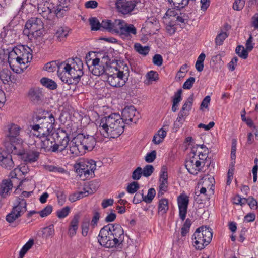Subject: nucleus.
<instances>
[{
    "label": "nucleus",
    "instance_id": "1",
    "mask_svg": "<svg viewBox=\"0 0 258 258\" xmlns=\"http://www.w3.org/2000/svg\"><path fill=\"white\" fill-rule=\"evenodd\" d=\"M125 123L119 114H111L101 118L98 129L104 137L115 138L123 132Z\"/></svg>",
    "mask_w": 258,
    "mask_h": 258
},
{
    "label": "nucleus",
    "instance_id": "2",
    "mask_svg": "<svg viewBox=\"0 0 258 258\" xmlns=\"http://www.w3.org/2000/svg\"><path fill=\"white\" fill-rule=\"evenodd\" d=\"M30 48L24 45H19L9 52L8 62L11 69L15 72H19V68L29 62L32 59Z\"/></svg>",
    "mask_w": 258,
    "mask_h": 258
},
{
    "label": "nucleus",
    "instance_id": "3",
    "mask_svg": "<svg viewBox=\"0 0 258 258\" xmlns=\"http://www.w3.org/2000/svg\"><path fill=\"white\" fill-rule=\"evenodd\" d=\"M33 122L35 124L31 125V128L37 132L34 135L39 136L50 134L54 128L55 120L52 113L44 111L42 115H36Z\"/></svg>",
    "mask_w": 258,
    "mask_h": 258
},
{
    "label": "nucleus",
    "instance_id": "4",
    "mask_svg": "<svg viewBox=\"0 0 258 258\" xmlns=\"http://www.w3.org/2000/svg\"><path fill=\"white\" fill-rule=\"evenodd\" d=\"M110 59L107 55L100 58H95L87 61L89 70L95 76L109 74L112 73V67L110 66Z\"/></svg>",
    "mask_w": 258,
    "mask_h": 258
},
{
    "label": "nucleus",
    "instance_id": "5",
    "mask_svg": "<svg viewBox=\"0 0 258 258\" xmlns=\"http://www.w3.org/2000/svg\"><path fill=\"white\" fill-rule=\"evenodd\" d=\"M7 135L9 141L6 143V147L8 152L18 153L17 149L21 148L23 140L20 135V127L15 124H11L8 126Z\"/></svg>",
    "mask_w": 258,
    "mask_h": 258
},
{
    "label": "nucleus",
    "instance_id": "6",
    "mask_svg": "<svg viewBox=\"0 0 258 258\" xmlns=\"http://www.w3.org/2000/svg\"><path fill=\"white\" fill-rule=\"evenodd\" d=\"M44 31V24L40 18L32 17L25 24L24 34L30 40L40 37Z\"/></svg>",
    "mask_w": 258,
    "mask_h": 258
},
{
    "label": "nucleus",
    "instance_id": "7",
    "mask_svg": "<svg viewBox=\"0 0 258 258\" xmlns=\"http://www.w3.org/2000/svg\"><path fill=\"white\" fill-rule=\"evenodd\" d=\"M213 233L209 227L202 226L197 228L195 232L194 246L197 249L201 250L208 245L212 240Z\"/></svg>",
    "mask_w": 258,
    "mask_h": 258
},
{
    "label": "nucleus",
    "instance_id": "8",
    "mask_svg": "<svg viewBox=\"0 0 258 258\" xmlns=\"http://www.w3.org/2000/svg\"><path fill=\"white\" fill-rule=\"evenodd\" d=\"M26 211V200L21 198H17L12 211L6 217V220L9 223H13L17 219L23 215Z\"/></svg>",
    "mask_w": 258,
    "mask_h": 258
},
{
    "label": "nucleus",
    "instance_id": "9",
    "mask_svg": "<svg viewBox=\"0 0 258 258\" xmlns=\"http://www.w3.org/2000/svg\"><path fill=\"white\" fill-rule=\"evenodd\" d=\"M96 164L92 160H87L80 162L76 167V171L82 177L83 180L91 177L94 175Z\"/></svg>",
    "mask_w": 258,
    "mask_h": 258
},
{
    "label": "nucleus",
    "instance_id": "10",
    "mask_svg": "<svg viewBox=\"0 0 258 258\" xmlns=\"http://www.w3.org/2000/svg\"><path fill=\"white\" fill-rule=\"evenodd\" d=\"M75 144H79L82 149L85 150H92L96 143L95 138L93 136L79 134L74 137Z\"/></svg>",
    "mask_w": 258,
    "mask_h": 258
},
{
    "label": "nucleus",
    "instance_id": "11",
    "mask_svg": "<svg viewBox=\"0 0 258 258\" xmlns=\"http://www.w3.org/2000/svg\"><path fill=\"white\" fill-rule=\"evenodd\" d=\"M109 229L107 225L104 226L101 229L98 237L99 244L106 248L113 247L116 245Z\"/></svg>",
    "mask_w": 258,
    "mask_h": 258
},
{
    "label": "nucleus",
    "instance_id": "12",
    "mask_svg": "<svg viewBox=\"0 0 258 258\" xmlns=\"http://www.w3.org/2000/svg\"><path fill=\"white\" fill-rule=\"evenodd\" d=\"M140 0H116L115 5L117 11L122 14H130L136 9Z\"/></svg>",
    "mask_w": 258,
    "mask_h": 258
},
{
    "label": "nucleus",
    "instance_id": "13",
    "mask_svg": "<svg viewBox=\"0 0 258 258\" xmlns=\"http://www.w3.org/2000/svg\"><path fill=\"white\" fill-rule=\"evenodd\" d=\"M64 70V75L66 78L63 79L61 78V80L63 82L68 84H78L81 80V78L83 76L84 73H81L80 75H78L79 74L77 71L75 70H72L71 65L69 64H66L63 67Z\"/></svg>",
    "mask_w": 258,
    "mask_h": 258
},
{
    "label": "nucleus",
    "instance_id": "14",
    "mask_svg": "<svg viewBox=\"0 0 258 258\" xmlns=\"http://www.w3.org/2000/svg\"><path fill=\"white\" fill-rule=\"evenodd\" d=\"M107 226L116 245L121 244L124 240V234L122 227L117 224H109Z\"/></svg>",
    "mask_w": 258,
    "mask_h": 258
},
{
    "label": "nucleus",
    "instance_id": "15",
    "mask_svg": "<svg viewBox=\"0 0 258 258\" xmlns=\"http://www.w3.org/2000/svg\"><path fill=\"white\" fill-rule=\"evenodd\" d=\"M115 70L117 72L116 74L109 73V74H106L107 76V82L109 84L113 87H120L123 86L125 83V78L123 72L117 71L116 69Z\"/></svg>",
    "mask_w": 258,
    "mask_h": 258
},
{
    "label": "nucleus",
    "instance_id": "16",
    "mask_svg": "<svg viewBox=\"0 0 258 258\" xmlns=\"http://www.w3.org/2000/svg\"><path fill=\"white\" fill-rule=\"evenodd\" d=\"M57 143H54L53 150L62 152L68 145L70 139L68 134L63 130H59L57 133Z\"/></svg>",
    "mask_w": 258,
    "mask_h": 258
},
{
    "label": "nucleus",
    "instance_id": "17",
    "mask_svg": "<svg viewBox=\"0 0 258 258\" xmlns=\"http://www.w3.org/2000/svg\"><path fill=\"white\" fill-rule=\"evenodd\" d=\"M123 22V20L119 19H116L113 21L105 19L102 21V27L109 32L118 34Z\"/></svg>",
    "mask_w": 258,
    "mask_h": 258
},
{
    "label": "nucleus",
    "instance_id": "18",
    "mask_svg": "<svg viewBox=\"0 0 258 258\" xmlns=\"http://www.w3.org/2000/svg\"><path fill=\"white\" fill-rule=\"evenodd\" d=\"M121 114V118L126 124L130 122L136 123L138 120V117L136 116V109L133 106L125 107Z\"/></svg>",
    "mask_w": 258,
    "mask_h": 258
},
{
    "label": "nucleus",
    "instance_id": "19",
    "mask_svg": "<svg viewBox=\"0 0 258 258\" xmlns=\"http://www.w3.org/2000/svg\"><path fill=\"white\" fill-rule=\"evenodd\" d=\"M53 8V4L47 0H41L38 4V11L45 19L50 18Z\"/></svg>",
    "mask_w": 258,
    "mask_h": 258
},
{
    "label": "nucleus",
    "instance_id": "20",
    "mask_svg": "<svg viewBox=\"0 0 258 258\" xmlns=\"http://www.w3.org/2000/svg\"><path fill=\"white\" fill-rule=\"evenodd\" d=\"M39 138L41 141V148L43 149L45 152H56L53 150L55 146L54 143H55V139L52 135L48 134V135H42L36 136Z\"/></svg>",
    "mask_w": 258,
    "mask_h": 258
},
{
    "label": "nucleus",
    "instance_id": "21",
    "mask_svg": "<svg viewBox=\"0 0 258 258\" xmlns=\"http://www.w3.org/2000/svg\"><path fill=\"white\" fill-rule=\"evenodd\" d=\"M20 148L17 149L19 153H13L14 154L21 155L22 158L28 163H32L38 160L40 153L35 150H28L22 151Z\"/></svg>",
    "mask_w": 258,
    "mask_h": 258
},
{
    "label": "nucleus",
    "instance_id": "22",
    "mask_svg": "<svg viewBox=\"0 0 258 258\" xmlns=\"http://www.w3.org/2000/svg\"><path fill=\"white\" fill-rule=\"evenodd\" d=\"M43 94L41 89L39 87L31 88L28 92L29 100L34 104H40L43 99Z\"/></svg>",
    "mask_w": 258,
    "mask_h": 258
},
{
    "label": "nucleus",
    "instance_id": "23",
    "mask_svg": "<svg viewBox=\"0 0 258 258\" xmlns=\"http://www.w3.org/2000/svg\"><path fill=\"white\" fill-rule=\"evenodd\" d=\"M177 202L180 218L182 221H184L187 214L189 197L185 194H181L177 198Z\"/></svg>",
    "mask_w": 258,
    "mask_h": 258
},
{
    "label": "nucleus",
    "instance_id": "24",
    "mask_svg": "<svg viewBox=\"0 0 258 258\" xmlns=\"http://www.w3.org/2000/svg\"><path fill=\"white\" fill-rule=\"evenodd\" d=\"M0 166L5 169L11 170L14 167V162L12 155L0 147Z\"/></svg>",
    "mask_w": 258,
    "mask_h": 258
},
{
    "label": "nucleus",
    "instance_id": "25",
    "mask_svg": "<svg viewBox=\"0 0 258 258\" xmlns=\"http://www.w3.org/2000/svg\"><path fill=\"white\" fill-rule=\"evenodd\" d=\"M137 34V29L133 24H128L124 21L118 34L124 39L131 40L132 35Z\"/></svg>",
    "mask_w": 258,
    "mask_h": 258
},
{
    "label": "nucleus",
    "instance_id": "26",
    "mask_svg": "<svg viewBox=\"0 0 258 258\" xmlns=\"http://www.w3.org/2000/svg\"><path fill=\"white\" fill-rule=\"evenodd\" d=\"M18 171L17 169H14L10 173V179H6L9 184H11L12 187H16L17 188H19L21 186L23 183L24 182V180H20V179L17 177L18 175Z\"/></svg>",
    "mask_w": 258,
    "mask_h": 258
},
{
    "label": "nucleus",
    "instance_id": "27",
    "mask_svg": "<svg viewBox=\"0 0 258 258\" xmlns=\"http://www.w3.org/2000/svg\"><path fill=\"white\" fill-rule=\"evenodd\" d=\"M71 30V29L67 26L62 25L58 27L56 30L54 37L58 41H63L68 36Z\"/></svg>",
    "mask_w": 258,
    "mask_h": 258
},
{
    "label": "nucleus",
    "instance_id": "28",
    "mask_svg": "<svg viewBox=\"0 0 258 258\" xmlns=\"http://www.w3.org/2000/svg\"><path fill=\"white\" fill-rule=\"evenodd\" d=\"M97 188L94 186L93 182L91 181L85 185L83 191L76 192L79 199L93 194L96 191Z\"/></svg>",
    "mask_w": 258,
    "mask_h": 258
},
{
    "label": "nucleus",
    "instance_id": "29",
    "mask_svg": "<svg viewBox=\"0 0 258 258\" xmlns=\"http://www.w3.org/2000/svg\"><path fill=\"white\" fill-rule=\"evenodd\" d=\"M64 65V62L59 64L57 61H52L45 64L44 70L49 72H53L57 69V72L59 73L61 68L63 69Z\"/></svg>",
    "mask_w": 258,
    "mask_h": 258
},
{
    "label": "nucleus",
    "instance_id": "30",
    "mask_svg": "<svg viewBox=\"0 0 258 258\" xmlns=\"http://www.w3.org/2000/svg\"><path fill=\"white\" fill-rule=\"evenodd\" d=\"M12 189L11 184L6 179L3 180L0 186V196L5 198L10 194Z\"/></svg>",
    "mask_w": 258,
    "mask_h": 258
},
{
    "label": "nucleus",
    "instance_id": "31",
    "mask_svg": "<svg viewBox=\"0 0 258 258\" xmlns=\"http://www.w3.org/2000/svg\"><path fill=\"white\" fill-rule=\"evenodd\" d=\"M75 142L74 138L71 141L69 150L71 154L73 156H77L81 155L83 152L81 151L82 149L81 145H79V144H75Z\"/></svg>",
    "mask_w": 258,
    "mask_h": 258
},
{
    "label": "nucleus",
    "instance_id": "32",
    "mask_svg": "<svg viewBox=\"0 0 258 258\" xmlns=\"http://www.w3.org/2000/svg\"><path fill=\"white\" fill-rule=\"evenodd\" d=\"M169 209L168 200L166 198H162L158 203V213L163 215Z\"/></svg>",
    "mask_w": 258,
    "mask_h": 258
},
{
    "label": "nucleus",
    "instance_id": "33",
    "mask_svg": "<svg viewBox=\"0 0 258 258\" xmlns=\"http://www.w3.org/2000/svg\"><path fill=\"white\" fill-rule=\"evenodd\" d=\"M11 72L8 69H3L0 72V79L4 84H8L11 81Z\"/></svg>",
    "mask_w": 258,
    "mask_h": 258
},
{
    "label": "nucleus",
    "instance_id": "34",
    "mask_svg": "<svg viewBox=\"0 0 258 258\" xmlns=\"http://www.w3.org/2000/svg\"><path fill=\"white\" fill-rule=\"evenodd\" d=\"M73 62L71 65V69L75 70V71H77V73L79 74L78 75L81 74V73H83L82 69H83V63L82 61L78 58H76L75 59L73 60Z\"/></svg>",
    "mask_w": 258,
    "mask_h": 258
},
{
    "label": "nucleus",
    "instance_id": "35",
    "mask_svg": "<svg viewBox=\"0 0 258 258\" xmlns=\"http://www.w3.org/2000/svg\"><path fill=\"white\" fill-rule=\"evenodd\" d=\"M40 82L43 86L49 89L54 90L57 88L56 83L52 80L47 78H42L40 80Z\"/></svg>",
    "mask_w": 258,
    "mask_h": 258
},
{
    "label": "nucleus",
    "instance_id": "36",
    "mask_svg": "<svg viewBox=\"0 0 258 258\" xmlns=\"http://www.w3.org/2000/svg\"><path fill=\"white\" fill-rule=\"evenodd\" d=\"M166 136V131L161 128L159 130L158 133L155 134L154 137L152 141L155 144H159L162 142L163 139Z\"/></svg>",
    "mask_w": 258,
    "mask_h": 258
},
{
    "label": "nucleus",
    "instance_id": "37",
    "mask_svg": "<svg viewBox=\"0 0 258 258\" xmlns=\"http://www.w3.org/2000/svg\"><path fill=\"white\" fill-rule=\"evenodd\" d=\"M134 49L139 54L144 56L147 55L150 51L149 46H143L140 43H136L134 45Z\"/></svg>",
    "mask_w": 258,
    "mask_h": 258
},
{
    "label": "nucleus",
    "instance_id": "38",
    "mask_svg": "<svg viewBox=\"0 0 258 258\" xmlns=\"http://www.w3.org/2000/svg\"><path fill=\"white\" fill-rule=\"evenodd\" d=\"M33 245L34 240L32 239H29L21 249L19 253L20 258H23L26 252L32 247Z\"/></svg>",
    "mask_w": 258,
    "mask_h": 258
},
{
    "label": "nucleus",
    "instance_id": "39",
    "mask_svg": "<svg viewBox=\"0 0 258 258\" xmlns=\"http://www.w3.org/2000/svg\"><path fill=\"white\" fill-rule=\"evenodd\" d=\"M54 234V225L53 224L45 227L42 230V237L48 238L52 237Z\"/></svg>",
    "mask_w": 258,
    "mask_h": 258
},
{
    "label": "nucleus",
    "instance_id": "40",
    "mask_svg": "<svg viewBox=\"0 0 258 258\" xmlns=\"http://www.w3.org/2000/svg\"><path fill=\"white\" fill-rule=\"evenodd\" d=\"M90 219L88 217L84 218L81 224L82 234L83 236H86L89 230Z\"/></svg>",
    "mask_w": 258,
    "mask_h": 258
},
{
    "label": "nucleus",
    "instance_id": "41",
    "mask_svg": "<svg viewBox=\"0 0 258 258\" xmlns=\"http://www.w3.org/2000/svg\"><path fill=\"white\" fill-rule=\"evenodd\" d=\"M194 101V94H192L185 102L182 107V110L186 112L191 110Z\"/></svg>",
    "mask_w": 258,
    "mask_h": 258
},
{
    "label": "nucleus",
    "instance_id": "42",
    "mask_svg": "<svg viewBox=\"0 0 258 258\" xmlns=\"http://www.w3.org/2000/svg\"><path fill=\"white\" fill-rule=\"evenodd\" d=\"M159 191L158 193V197H162L168 189V181L159 180Z\"/></svg>",
    "mask_w": 258,
    "mask_h": 258
},
{
    "label": "nucleus",
    "instance_id": "43",
    "mask_svg": "<svg viewBox=\"0 0 258 258\" xmlns=\"http://www.w3.org/2000/svg\"><path fill=\"white\" fill-rule=\"evenodd\" d=\"M235 52L239 57L243 59H246L248 56V52L242 46H238L235 49Z\"/></svg>",
    "mask_w": 258,
    "mask_h": 258
},
{
    "label": "nucleus",
    "instance_id": "44",
    "mask_svg": "<svg viewBox=\"0 0 258 258\" xmlns=\"http://www.w3.org/2000/svg\"><path fill=\"white\" fill-rule=\"evenodd\" d=\"M185 167L188 170V171L192 174H196L197 172V168L195 167V162L194 160H189L187 161L185 164Z\"/></svg>",
    "mask_w": 258,
    "mask_h": 258
},
{
    "label": "nucleus",
    "instance_id": "45",
    "mask_svg": "<svg viewBox=\"0 0 258 258\" xmlns=\"http://www.w3.org/2000/svg\"><path fill=\"white\" fill-rule=\"evenodd\" d=\"M156 195V191L154 188H151L148 190V194L147 196H144L143 201L147 203H150Z\"/></svg>",
    "mask_w": 258,
    "mask_h": 258
},
{
    "label": "nucleus",
    "instance_id": "46",
    "mask_svg": "<svg viewBox=\"0 0 258 258\" xmlns=\"http://www.w3.org/2000/svg\"><path fill=\"white\" fill-rule=\"evenodd\" d=\"M90 24L91 27V30H98L102 27V22L100 23L96 18H92L89 20Z\"/></svg>",
    "mask_w": 258,
    "mask_h": 258
},
{
    "label": "nucleus",
    "instance_id": "47",
    "mask_svg": "<svg viewBox=\"0 0 258 258\" xmlns=\"http://www.w3.org/2000/svg\"><path fill=\"white\" fill-rule=\"evenodd\" d=\"M70 212V208L69 206H66L56 212V215L59 219H63L66 217Z\"/></svg>",
    "mask_w": 258,
    "mask_h": 258
},
{
    "label": "nucleus",
    "instance_id": "48",
    "mask_svg": "<svg viewBox=\"0 0 258 258\" xmlns=\"http://www.w3.org/2000/svg\"><path fill=\"white\" fill-rule=\"evenodd\" d=\"M139 184L136 181H133L126 187V191L131 194L135 193L139 188Z\"/></svg>",
    "mask_w": 258,
    "mask_h": 258
},
{
    "label": "nucleus",
    "instance_id": "49",
    "mask_svg": "<svg viewBox=\"0 0 258 258\" xmlns=\"http://www.w3.org/2000/svg\"><path fill=\"white\" fill-rule=\"evenodd\" d=\"M191 225V220L189 218H187L181 228V233L182 236H185L189 232Z\"/></svg>",
    "mask_w": 258,
    "mask_h": 258
},
{
    "label": "nucleus",
    "instance_id": "50",
    "mask_svg": "<svg viewBox=\"0 0 258 258\" xmlns=\"http://www.w3.org/2000/svg\"><path fill=\"white\" fill-rule=\"evenodd\" d=\"M228 34L226 32H221L217 35L215 38V43L217 45H221L224 40L228 37Z\"/></svg>",
    "mask_w": 258,
    "mask_h": 258
},
{
    "label": "nucleus",
    "instance_id": "51",
    "mask_svg": "<svg viewBox=\"0 0 258 258\" xmlns=\"http://www.w3.org/2000/svg\"><path fill=\"white\" fill-rule=\"evenodd\" d=\"M147 79L149 82L156 81L159 79L158 73L154 71H150L146 75Z\"/></svg>",
    "mask_w": 258,
    "mask_h": 258
},
{
    "label": "nucleus",
    "instance_id": "52",
    "mask_svg": "<svg viewBox=\"0 0 258 258\" xmlns=\"http://www.w3.org/2000/svg\"><path fill=\"white\" fill-rule=\"evenodd\" d=\"M154 168L152 165H147L142 169L143 175L145 177H149L154 172Z\"/></svg>",
    "mask_w": 258,
    "mask_h": 258
},
{
    "label": "nucleus",
    "instance_id": "53",
    "mask_svg": "<svg viewBox=\"0 0 258 258\" xmlns=\"http://www.w3.org/2000/svg\"><path fill=\"white\" fill-rule=\"evenodd\" d=\"M56 197L58 199V203L59 205L62 206L66 201V196L62 190H58L56 191Z\"/></svg>",
    "mask_w": 258,
    "mask_h": 258
},
{
    "label": "nucleus",
    "instance_id": "54",
    "mask_svg": "<svg viewBox=\"0 0 258 258\" xmlns=\"http://www.w3.org/2000/svg\"><path fill=\"white\" fill-rule=\"evenodd\" d=\"M52 206L51 205H48L43 210L38 212L41 217H44L47 216L48 215L51 213L52 211Z\"/></svg>",
    "mask_w": 258,
    "mask_h": 258
},
{
    "label": "nucleus",
    "instance_id": "55",
    "mask_svg": "<svg viewBox=\"0 0 258 258\" xmlns=\"http://www.w3.org/2000/svg\"><path fill=\"white\" fill-rule=\"evenodd\" d=\"M142 169L140 167H137L133 172L132 177L133 179L138 180L140 179L142 174Z\"/></svg>",
    "mask_w": 258,
    "mask_h": 258
},
{
    "label": "nucleus",
    "instance_id": "56",
    "mask_svg": "<svg viewBox=\"0 0 258 258\" xmlns=\"http://www.w3.org/2000/svg\"><path fill=\"white\" fill-rule=\"evenodd\" d=\"M195 82V78L193 77H189L183 84V88L184 89H190L193 86Z\"/></svg>",
    "mask_w": 258,
    "mask_h": 258
},
{
    "label": "nucleus",
    "instance_id": "57",
    "mask_svg": "<svg viewBox=\"0 0 258 258\" xmlns=\"http://www.w3.org/2000/svg\"><path fill=\"white\" fill-rule=\"evenodd\" d=\"M156 157V152L155 150L152 151L150 153L147 154L145 156V161L148 163L153 162Z\"/></svg>",
    "mask_w": 258,
    "mask_h": 258
},
{
    "label": "nucleus",
    "instance_id": "58",
    "mask_svg": "<svg viewBox=\"0 0 258 258\" xmlns=\"http://www.w3.org/2000/svg\"><path fill=\"white\" fill-rule=\"evenodd\" d=\"M68 10V8L67 6L62 7L61 6H58L55 10V12L57 17H61Z\"/></svg>",
    "mask_w": 258,
    "mask_h": 258
},
{
    "label": "nucleus",
    "instance_id": "59",
    "mask_svg": "<svg viewBox=\"0 0 258 258\" xmlns=\"http://www.w3.org/2000/svg\"><path fill=\"white\" fill-rule=\"evenodd\" d=\"M163 58L160 54H155L153 57V62L155 65L161 66L163 64Z\"/></svg>",
    "mask_w": 258,
    "mask_h": 258
},
{
    "label": "nucleus",
    "instance_id": "60",
    "mask_svg": "<svg viewBox=\"0 0 258 258\" xmlns=\"http://www.w3.org/2000/svg\"><path fill=\"white\" fill-rule=\"evenodd\" d=\"M244 4L245 2L242 0H235L233 5V8L235 10L239 11L243 8Z\"/></svg>",
    "mask_w": 258,
    "mask_h": 258
},
{
    "label": "nucleus",
    "instance_id": "61",
    "mask_svg": "<svg viewBox=\"0 0 258 258\" xmlns=\"http://www.w3.org/2000/svg\"><path fill=\"white\" fill-rule=\"evenodd\" d=\"M80 214L77 213L76 214H75L73 216V218L70 223V226L78 228V223H79V220L80 219Z\"/></svg>",
    "mask_w": 258,
    "mask_h": 258
},
{
    "label": "nucleus",
    "instance_id": "62",
    "mask_svg": "<svg viewBox=\"0 0 258 258\" xmlns=\"http://www.w3.org/2000/svg\"><path fill=\"white\" fill-rule=\"evenodd\" d=\"M144 196L143 193L137 192L134 196V199L133 200V202L135 204H137L138 203H141L142 201H143Z\"/></svg>",
    "mask_w": 258,
    "mask_h": 258
},
{
    "label": "nucleus",
    "instance_id": "63",
    "mask_svg": "<svg viewBox=\"0 0 258 258\" xmlns=\"http://www.w3.org/2000/svg\"><path fill=\"white\" fill-rule=\"evenodd\" d=\"M247 204L251 209H256L257 207V202L252 197L248 198Z\"/></svg>",
    "mask_w": 258,
    "mask_h": 258
},
{
    "label": "nucleus",
    "instance_id": "64",
    "mask_svg": "<svg viewBox=\"0 0 258 258\" xmlns=\"http://www.w3.org/2000/svg\"><path fill=\"white\" fill-rule=\"evenodd\" d=\"M98 6V3L96 1L90 0L87 1L85 4V7L86 8L94 9Z\"/></svg>",
    "mask_w": 258,
    "mask_h": 258
}]
</instances>
